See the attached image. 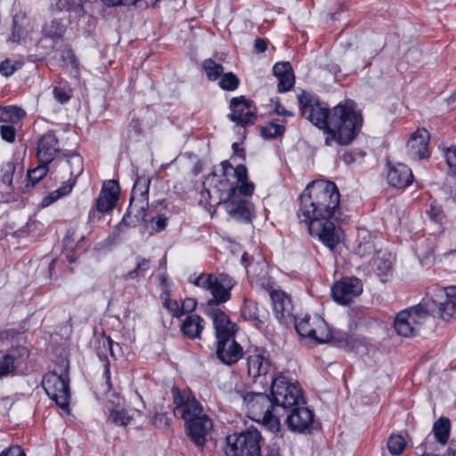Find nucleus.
<instances>
[{"instance_id": "nucleus-1", "label": "nucleus", "mask_w": 456, "mask_h": 456, "mask_svg": "<svg viewBox=\"0 0 456 456\" xmlns=\"http://www.w3.org/2000/svg\"><path fill=\"white\" fill-rule=\"evenodd\" d=\"M339 205V193L335 183L319 180L310 183L300 195V213L308 224L309 232L327 247L333 248L339 240L338 231L330 221Z\"/></svg>"}, {"instance_id": "nucleus-2", "label": "nucleus", "mask_w": 456, "mask_h": 456, "mask_svg": "<svg viewBox=\"0 0 456 456\" xmlns=\"http://www.w3.org/2000/svg\"><path fill=\"white\" fill-rule=\"evenodd\" d=\"M456 309V286L447 287L436 294L435 298L399 312L394 320V328L399 336H415L428 315L433 314L444 322L452 317Z\"/></svg>"}, {"instance_id": "nucleus-3", "label": "nucleus", "mask_w": 456, "mask_h": 456, "mask_svg": "<svg viewBox=\"0 0 456 456\" xmlns=\"http://www.w3.org/2000/svg\"><path fill=\"white\" fill-rule=\"evenodd\" d=\"M362 118L350 104H338L330 109L324 140L325 145L334 148L347 145L352 142L360 131Z\"/></svg>"}, {"instance_id": "nucleus-4", "label": "nucleus", "mask_w": 456, "mask_h": 456, "mask_svg": "<svg viewBox=\"0 0 456 456\" xmlns=\"http://www.w3.org/2000/svg\"><path fill=\"white\" fill-rule=\"evenodd\" d=\"M204 186L208 193H216L218 198L229 197L240 192L245 197H250L255 189L253 183L248 180L247 168L239 165L235 168L228 161H223L218 171H214L206 177Z\"/></svg>"}, {"instance_id": "nucleus-5", "label": "nucleus", "mask_w": 456, "mask_h": 456, "mask_svg": "<svg viewBox=\"0 0 456 456\" xmlns=\"http://www.w3.org/2000/svg\"><path fill=\"white\" fill-rule=\"evenodd\" d=\"M242 387L236 386L235 393L242 398L248 417L255 421L262 422L270 431L277 432L280 429V420L277 409L269 396L263 393H244Z\"/></svg>"}, {"instance_id": "nucleus-6", "label": "nucleus", "mask_w": 456, "mask_h": 456, "mask_svg": "<svg viewBox=\"0 0 456 456\" xmlns=\"http://www.w3.org/2000/svg\"><path fill=\"white\" fill-rule=\"evenodd\" d=\"M104 375L109 387L105 400L107 420L117 427H126L140 417L141 411L137 409L126 408L124 399L110 389L109 363L104 364Z\"/></svg>"}, {"instance_id": "nucleus-7", "label": "nucleus", "mask_w": 456, "mask_h": 456, "mask_svg": "<svg viewBox=\"0 0 456 456\" xmlns=\"http://www.w3.org/2000/svg\"><path fill=\"white\" fill-rule=\"evenodd\" d=\"M225 453L227 456H259L262 436L256 428L228 436Z\"/></svg>"}, {"instance_id": "nucleus-8", "label": "nucleus", "mask_w": 456, "mask_h": 456, "mask_svg": "<svg viewBox=\"0 0 456 456\" xmlns=\"http://www.w3.org/2000/svg\"><path fill=\"white\" fill-rule=\"evenodd\" d=\"M271 392L277 414L280 407L284 410L291 409L304 403L302 391L297 384L290 382L284 376H279L273 379Z\"/></svg>"}, {"instance_id": "nucleus-9", "label": "nucleus", "mask_w": 456, "mask_h": 456, "mask_svg": "<svg viewBox=\"0 0 456 456\" xmlns=\"http://www.w3.org/2000/svg\"><path fill=\"white\" fill-rule=\"evenodd\" d=\"M66 374L49 372L43 378L42 385L47 394L56 404L63 410L69 411L70 393Z\"/></svg>"}, {"instance_id": "nucleus-10", "label": "nucleus", "mask_w": 456, "mask_h": 456, "mask_svg": "<svg viewBox=\"0 0 456 456\" xmlns=\"http://www.w3.org/2000/svg\"><path fill=\"white\" fill-rule=\"evenodd\" d=\"M296 330L301 337L316 343H327L331 338L330 330L326 322L319 315H305L296 322Z\"/></svg>"}, {"instance_id": "nucleus-11", "label": "nucleus", "mask_w": 456, "mask_h": 456, "mask_svg": "<svg viewBox=\"0 0 456 456\" xmlns=\"http://www.w3.org/2000/svg\"><path fill=\"white\" fill-rule=\"evenodd\" d=\"M195 285L211 291L213 299L209 304L224 303L230 298L229 290L233 286L232 280L225 274L213 276L211 274H201L194 281Z\"/></svg>"}, {"instance_id": "nucleus-12", "label": "nucleus", "mask_w": 456, "mask_h": 456, "mask_svg": "<svg viewBox=\"0 0 456 456\" xmlns=\"http://www.w3.org/2000/svg\"><path fill=\"white\" fill-rule=\"evenodd\" d=\"M244 195L240 192L234 193L229 197H219V203L224 208L226 214L230 218L242 222L249 223L254 217L255 208Z\"/></svg>"}, {"instance_id": "nucleus-13", "label": "nucleus", "mask_w": 456, "mask_h": 456, "mask_svg": "<svg viewBox=\"0 0 456 456\" xmlns=\"http://www.w3.org/2000/svg\"><path fill=\"white\" fill-rule=\"evenodd\" d=\"M298 102L302 116L325 131L330 119V109H327L319 102L314 101L311 96L305 93L298 96Z\"/></svg>"}, {"instance_id": "nucleus-14", "label": "nucleus", "mask_w": 456, "mask_h": 456, "mask_svg": "<svg viewBox=\"0 0 456 456\" xmlns=\"http://www.w3.org/2000/svg\"><path fill=\"white\" fill-rule=\"evenodd\" d=\"M174 403L175 404V414L179 415L185 421V425L191 420L207 415L200 402L191 393H181L179 390H175Z\"/></svg>"}, {"instance_id": "nucleus-15", "label": "nucleus", "mask_w": 456, "mask_h": 456, "mask_svg": "<svg viewBox=\"0 0 456 456\" xmlns=\"http://www.w3.org/2000/svg\"><path fill=\"white\" fill-rule=\"evenodd\" d=\"M362 292V284L359 279L345 278L337 281L331 288L334 300L341 305L349 304Z\"/></svg>"}, {"instance_id": "nucleus-16", "label": "nucleus", "mask_w": 456, "mask_h": 456, "mask_svg": "<svg viewBox=\"0 0 456 456\" xmlns=\"http://www.w3.org/2000/svg\"><path fill=\"white\" fill-rule=\"evenodd\" d=\"M186 428L190 439L202 449L213 429V422L208 415L201 416L186 424Z\"/></svg>"}, {"instance_id": "nucleus-17", "label": "nucleus", "mask_w": 456, "mask_h": 456, "mask_svg": "<svg viewBox=\"0 0 456 456\" xmlns=\"http://www.w3.org/2000/svg\"><path fill=\"white\" fill-rule=\"evenodd\" d=\"M243 355V349L234 337L217 340L216 356L226 365L237 362Z\"/></svg>"}, {"instance_id": "nucleus-18", "label": "nucleus", "mask_w": 456, "mask_h": 456, "mask_svg": "<svg viewBox=\"0 0 456 456\" xmlns=\"http://www.w3.org/2000/svg\"><path fill=\"white\" fill-rule=\"evenodd\" d=\"M231 113L229 115L232 121L246 126L253 123L255 118L254 109L251 102L243 96L234 97L230 104Z\"/></svg>"}, {"instance_id": "nucleus-19", "label": "nucleus", "mask_w": 456, "mask_h": 456, "mask_svg": "<svg viewBox=\"0 0 456 456\" xmlns=\"http://www.w3.org/2000/svg\"><path fill=\"white\" fill-rule=\"evenodd\" d=\"M286 422L291 430L304 432L313 425L314 414L306 407L294 406L287 416Z\"/></svg>"}, {"instance_id": "nucleus-20", "label": "nucleus", "mask_w": 456, "mask_h": 456, "mask_svg": "<svg viewBox=\"0 0 456 456\" xmlns=\"http://www.w3.org/2000/svg\"><path fill=\"white\" fill-rule=\"evenodd\" d=\"M59 152V141L53 134L47 133L39 139L37 157L40 163H51L58 156Z\"/></svg>"}, {"instance_id": "nucleus-21", "label": "nucleus", "mask_w": 456, "mask_h": 456, "mask_svg": "<svg viewBox=\"0 0 456 456\" xmlns=\"http://www.w3.org/2000/svg\"><path fill=\"white\" fill-rule=\"evenodd\" d=\"M429 134L425 128L417 129L407 143V152L414 159H421L429 156L428 142Z\"/></svg>"}, {"instance_id": "nucleus-22", "label": "nucleus", "mask_w": 456, "mask_h": 456, "mask_svg": "<svg viewBox=\"0 0 456 456\" xmlns=\"http://www.w3.org/2000/svg\"><path fill=\"white\" fill-rule=\"evenodd\" d=\"M118 194L119 185L118 182L110 180L105 183L97 199V209L102 213H105L112 209L118 200Z\"/></svg>"}, {"instance_id": "nucleus-23", "label": "nucleus", "mask_w": 456, "mask_h": 456, "mask_svg": "<svg viewBox=\"0 0 456 456\" xmlns=\"http://www.w3.org/2000/svg\"><path fill=\"white\" fill-rule=\"evenodd\" d=\"M213 319L216 339H223L234 337L237 327L232 322L229 317L220 310H215L211 313Z\"/></svg>"}, {"instance_id": "nucleus-24", "label": "nucleus", "mask_w": 456, "mask_h": 456, "mask_svg": "<svg viewBox=\"0 0 456 456\" xmlns=\"http://www.w3.org/2000/svg\"><path fill=\"white\" fill-rule=\"evenodd\" d=\"M273 75L279 80V92H288L293 87L295 77L289 62L284 61L276 63L273 67Z\"/></svg>"}, {"instance_id": "nucleus-25", "label": "nucleus", "mask_w": 456, "mask_h": 456, "mask_svg": "<svg viewBox=\"0 0 456 456\" xmlns=\"http://www.w3.org/2000/svg\"><path fill=\"white\" fill-rule=\"evenodd\" d=\"M271 367L265 352H255L248 357V372L252 378L266 375L271 370Z\"/></svg>"}, {"instance_id": "nucleus-26", "label": "nucleus", "mask_w": 456, "mask_h": 456, "mask_svg": "<svg viewBox=\"0 0 456 456\" xmlns=\"http://www.w3.org/2000/svg\"><path fill=\"white\" fill-rule=\"evenodd\" d=\"M387 178L389 184L403 189L411 183L412 174L411 170L404 164H397L389 169Z\"/></svg>"}, {"instance_id": "nucleus-27", "label": "nucleus", "mask_w": 456, "mask_h": 456, "mask_svg": "<svg viewBox=\"0 0 456 456\" xmlns=\"http://www.w3.org/2000/svg\"><path fill=\"white\" fill-rule=\"evenodd\" d=\"M273 311L279 320L289 317L292 312V303L290 297L283 291H273L271 293Z\"/></svg>"}, {"instance_id": "nucleus-28", "label": "nucleus", "mask_w": 456, "mask_h": 456, "mask_svg": "<svg viewBox=\"0 0 456 456\" xmlns=\"http://www.w3.org/2000/svg\"><path fill=\"white\" fill-rule=\"evenodd\" d=\"M148 202L141 203V201L132 202L128 208L126 215L123 217V223L129 226H135L145 220V207Z\"/></svg>"}, {"instance_id": "nucleus-29", "label": "nucleus", "mask_w": 456, "mask_h": 456, "mask_svg": "<svg viewBox=\"0 0 456 456\" xmlns=\"http://www.w3.org/2000/svg\"><path fill=\"white\" fill-rule=\"evenodd\" d=\"M203 320L197 314H191L186 317L183 322L182 330L189 338H198L203 329Z\"/></svg>"}, {"instance_id": "nucleus-30", "label": "nucleus", "mask_w": 456, "mask_h": 456, "mask_svg": "<svg viewBox=\"0 0 456 456\" xmlns=\"http://www.w3.org/2000/svg\"><path fill=\"white\" fill-rule=\"evenodd\" d=\"M75 184V180L69 179L63 183V184L57 190L49 193L46 197L42 200L41 206L43 208L48 207L61 197L68 195Z\"/></svg>"}, {"instance_id": "nucleus-31", "label": "nucleus", "mask_w": 456, "mask_h": 456, "mask_svg": "<svg viewBox=\"0 0 456 456\" xmlns=\"http://www.w3.org/2000/svg\"><path fill=\"white\" fill-rule=\"evenodd\" d=\"M362 240L355 248V253L361 257L371 256L375 253L373 238L366 231L360 233Z\"/></svg>"}, {"instance_id": "nucleus-32", "label": "nucleus", "mask_w": 456, "mask_h": 456, "mask_svg": "<svg viewBox=\"0 0 456 456\" xmlns=\"http://www.w3.org/2000/svg\"><path fill=\"white\" fill-rule=\"evenodd\" d=\"M149 184L150 180L148 178H137L132 190L131 201L145 203V201H147Z\"/></svg>"}, {"instance_id": "nucleus-33", "label": "nucleus", "mask_w": 456, "mask_h": 456, "mask_svg": "<svg viewBox=\"0 0 456 456\" xmlns=\"http://www.w3.org/2000/svg\"><path fill=\"white\" fill-rule=\"evenodd\" d=\"M25 116V111L16 106H0V122L17 123Z\"/></svg>"}, {"instance_id": "nucleus-34", "label": "nucleus", "mask_w": 456, "mask_h": 456, "mask_svg": "<svg viewBox=\"0 0 456 456\" xmlns=\"http://www.w3.org/2000/svg\"><path fill=\"white\" fill-rule=\"evenodd\" d=\"M433 431L437 441L442 444H444L449 438V419L446 418H440L437 421L435 422Z\"/></svg>"}, {"instance_id": "nucleus-35", "label": "nucleus", "mask_w": 456, "mask_h": 456, "mask_svg": "<svg viewBox=\"0 0 456 456\" xmlns=\"http://www.w3.org/2000/svg\"><path fill=\"white\" fill-rule=\"evenodd\" d=\"M373 265L377 268L379 275H387L392 269V259L390 255L384 252H378L373 258Z\"/></svg>"}, {"instance_id": "nucleus-36", "label": "nucleus", "mask_w": 456, "mask_h": 456, "mask_svg": "<svg viewBox=\"0 0 456 456\" xmlns=\"http://www.w3.org/2000/svg\"><path fill=\"white\" fill-rule=\"evenodd\" d=\"M406 447V442L404 438L400 435H391L387 442V448L390 454L399 455Z\"/></svg>"}, {"instance_id": "nucleus-37", "label": "nucleus", "mask_w": 456, "mask_h": 456, "mask_svg": "<svg viewBox=\"0 0 456 456\" xmlns=\"http://www.w3.org/2000/svg\"><path fill=\"white\" fill-rule=\"evenodd\" d=\"M150 268V261L146 258H138L134 269L124 274L123 278L126 281L135 280L142 275Z\"/></svg>"}, {"instance_id": "nucleus-38", "label": "nucleus", "mask_w": 456, "mask_h": 456, "mask_svg": "<svg viewBox=\"0 0 456 456\" xmlns=\"http://www.w3.org/2000/svg\"><path fill=\"white\" fill-rule=\"evenodd\" d=\"M202 67L210 80L217 79L224 71L222 65L216 63L213 60H205L202 63Z\"/></svg>"}, {"instance_id": "nucleus-39", "label": "nucleus", "mask_w": 456, "mask_h": 456, "mask_svg": "<svg viewBox=\"0 0 456 456\" xmlns=\"http://www.w3.org/2000/svg\"><path fill=\"white\" fill-rule=\"evenodd\" d=\"M16 370L15 358L10 354L0 357V377L12 374Z\"/></svg>"}, {"instance_id": "nucleus-40", "label": "nucleus", "mask_w": 456, "mask_h": 456, "mask_svg": "<svg viewBox=\"0 0 456 456\" xmlns=\"http://www.w3.org/2000/svg\"><path fill=\"white\" fill-rule=\"evenodd\" d=\"M219 86L225 91H233L239 86V79L232 72L224 73L219 81Z\"/></svg>"}, {"instance_id": "nucleus-41", "label": "nucleus", "mask_w": 456, "mask_h": 456, "mask_svg": "<svg viewBox=\"0 0 456 456\" xmlns=\"http://www.w3.org/2000/svg\"><path fill=\"white\" fill-rule=\"evenodd\" d=\"M63 27L59 21L52 20L45 24L44 33L46 37L51 38L60 37L63 34Z\"/></svg>"}, {"instance_id": "nucleus-42", "label": "nucleus", "mask_w": 456, "mask_h": 456, "mask_svg": "<svg viewBox=\"0 0 456 456\" xmlns=\"http://www.w3.org/2000/svg\"><path fill=\"white\" fill-rule=\"evenodd\" d=\"M285 128L275 122H270L262 127V134L265 137H277L283 134Z\"/></svg>"}, {"instance_id": "nucleus-43", "label": "nucleus", "mask_w": 456, "mask_h": 456, "mask_svg": "<svg viewBox=\"0 0 456 456\" xmlns=\"http://www.w3.org/2000/svg\"><path fill=\"white\" fill-rule=\"evenodd\" d=\"M48 164H40L38 167L28 173V181L31 182L32 185L39 182L47 173Z\"/></svg>"}, {"instance_id": "nucleus-44", "label": "nucleus", "mask_w": 456, "mask_h": 456, "mask_svg": "<svg viewBox=\"0 0 456 456\" xmlns=\"http://www.w3.org/2000/svg\"><path fill=\"white\" fill-rule=\"evenodd\" d=\"M70 167V175L77 176L82 172V159L78 155L71 156L68 160Z\"/></svg>"}, {"instance_id": "nucleus-45", "label": "nucleus", "mask_w": 456, "mask_h": 456, "mask_svg": "<svg viewBox=\"0 0 456 456\" xmlns=\"http://www.w3.org/2000/svg\"><path fill=\"white\" fill-rule=\"evenodd\" d=\"M445 159L449 171L456 176V148L446 150Z\"/></svg>"}, {"instance_id": "nucleus-46", "label": "nucleus", "mask_w": 456, "mask_h": 456, "mask_svg": "<svg viewBox=\"0 0 456 456\" xmlns=\"http://www.w3.org/2000/svg\"><path fill=\"white\" fill-rule=\"evenodd\" d=\"M18 69V62L5 60L0 64V73L5 77L12 75Z\"/></svg>"}, {"instance_id": "nucleus-47", "label": "nucleus", "mask_w": 456, "mask_h": 456, "mask_svg": "<svg viewBox=\"0 0 456 456\" xmlns=\"http://www.w3.org/2000/svg\"><path fill=\"white\" fill-rule=\"evenodd\" d=\"M164 306L169 310L173 316L175 317H181L183 315V309H181V306L179 305L178 302L175 300H172L170 298H166L164 301Z\"/></svg>"}, {"instance_id": "nucleus-48", "label": "nucleus", "mask_w": 456, "mask_h": 456, "mask_svg": "<svg viewBox=\"0 0 456 456\" xmlns=\"http://www.w3.org/2000/svg\"><path fill=\"white\" fill-rule=\"evenodd\" d=\"M0 134L1 137L9 142H12L15 140V128L12 126H1Z\"/></svg>"}, {"instance_id": "nucleus-49", "label": "nucleus", "mask_w": 456, "mask_h": 456, "mask_svg": "<svg viewBox=\"0 0 456 456\" xmlns=\"http://www.w3.org/2000/svg\"><path fill=\"white\" fill-rule=\"evenodd\" d=\"M151 422L158 428H166L169 426V419L164 413H156Z\"/></svg>"}, {"instance_id": "nucleus-50", "label": "nucleus", "mask_w": 456, "mask_h": 456, "mask_svg": "<svg viewBox=\"0 0 456 456\" xmlns=\"http://www.w3.org/2000/svg\"><path fill=\"white\" fill-rule=\"evenodd\" d=\"M3 171H4V174H3V181H4V183L11 185L12 181V175H13V173L15 171L14 164L12 163V162L7 163L4 166Z\"/></svg>"}, {"instance_id": "nucleus-51", "label": "nucleus", "mask_w": 456, "mask_h": 456, "mask_svg": "<svg viewBox=\"0 0 456 456\" xmlns=\"http://www.w3.org/2000/svg\"><path fill=\"white\" fill-rule=\"evenodd\" d=\"M0 456H26L20 446H12L4 451Z\"/></svg>"}, {"instance_id": "nucleus-52", "label": "nucleus", "mask_w": 456, "mask_h": 456, "mask_svg": "<svg viewBox=\"0 0 456 456\" xmlns=\"http://www.w3.org/2000/svg\"><path fill=\"white\" fill-rule=\"evenodd\" d=\"M197 305L196 301L193 298H185L181 305V309H183V314L185 312H191L195 309Z\"/></svg>"}, {"instance_id": "nucleus-53", "label": "nucleus", "mask_w": 456, "mask_h": 456, "mask_svg": "<svg viewBox=\"0 0 456 456\" xmlns=\"http://www.w3.org/2000/svg\"><path fill=\"white\" fill-rule=\"evenodd\" d=\"M54 98L61 103H65L69 101V96L60 88L53 89Z\"/></svg>"}, {"instance_id": "nucleus-54", "label": "nucleus", "mask_w": 456, "mask_h": 456, "mask_svg": "<svg viewBox=\"0 0 456 456\" xmlns=\"http://www.w3.org/2000/svg\"><path fill=\"white\" fill-rule=\"evenodd\" d=\"M138 0H103V2L108 5H118V4H126L131 5L134 4Z\"/></svg>"}, {"instance_id": "nucleus-55", "label": "nucleus", "mask_w": 456, "mask_h": 456, "mask_svg": "<svg viewBox=\"0 0 456 456\" xmlns=\"http://www.w3.org/2000/svg\"><path fill=\"white\" fill-rule=\"evenodd\" d=\"M429 216L435 222L442 220V211L439 208L432 207L429 210Z\"/></svg>"}, {"instance_id": "nucleus-56", "label": "nucleus", "mask_w": 456, "mask_h": 456, "mask_svg": "<svg viewBox=\"0 0 456 456\" xmlns=\"http://www.w3.org/2000/svg\"><path fill=\"white\" fill-rule=\"evenodd\" d=\"M102 346L113 356V340L110 337H105L104 334H102Z\"/></svg>"}, {"instance_id": "nucleus-57", "label": "nucleus", "mask_w": 456, "mask_h": 456, "mask_svg": "<svg viewBox=\"0 0 456 456\" xmlns=\"http://www.w3.org/2000/svg\"><path fill=\"white\" fill-rule=\"evenodd\" d=\"M167 217H165L163 216H158L155 221V225H156L155 230H157V231L163 230L167 226Z\"/></svg>"}, {"instance_id": "nucleus-58", "label": "nucleus", "mask_w": 456, "mask_h": 456, "mask_svg": "<svg viewBox=\"0 0 456 456\" xmlns=\"http://www.w3.org/2000/svg\"><path fill=\"white\" fill-rule=\"evenodd\" d=\"M255 48L257 52L263 53L266 50V43L264 39L257 38L255 41Z\"/></svg>"}, {"instance_id": "nucleus-59", "label": "nucleus", "mask_w": 456, "mask_h": 456, "mask_svg": "<svg viewBox=\"0 0 456 456\" xmlns=\"http://www.w3.org/2000/svg\"><path fill=\"white\" fill-rule=\"evenodd\" d=\"M343 159L346 164H351V163L354 162L355 158L352 153H346L343 156Z\"/></svg>"}, {"instance_id": "nucleus-60", "label": "nucleus", "mask_w": 456, "mask_h": 456, "mask_svg": "<svg viewBox=\"0 0 456 456\" xmlns=\"http://www.w3.org/2000/svg\"><path fill=\"white\" fill-rule=\"evenodd\" d=\"M275 112L280 115H290V112L285 110V109L280 105L276 107Z\"/></svg>"}, {"instance_id": "nucleus-61", "label": "nucleus", "mask_w": 456, "mask_h": 456, "mask_svg": "<svg viewBox=\"0 0 456 456\" xmlns=\"http://www.w3.org/2000/svg\"><path fill=\"white\" fill-rule=\"evenodd\" d=\"M255 306H256V304H255L254 302H251V301H250V302H247V303H246V306H245V310H244V311H245V312H246L247 310L250 311L251 307H255Z\"/></svg>"}, {"instance_id": "nucleus-62", "label": "nucleus", "mask_w": 456, "mask_h": 456, "mask_svg": "<svg viewBox=\"0 0 456 456\" xmlns=\"http://www.w3.org/2000/svg\"><path fill=\"white\" fill-rule=\"evenodd\" d=\"M131 312L129 310H125L123 314V319H127L130 315Z\"/></svg>"}, {"instance_id": "nucleus-63", "label": "nucleus", "mask_w": 456, "mask_h": 456, "mask_svg": "<svg viewBox=\"0 0 456 456\" xmlns=\"http://www.w3.org/2000/svg\"><path fill=\"white\" fill-rule=\"evenodd\" d=\"M268 456H280V454L277 452H270Z\"/></svg>"}, {"instance_id": "nucleus-64", "label": "nucleus", "mask_w": 456, "mask_h": 456, "mask_svg": "<svg viewBox=\"0 0 456 456\" xmlns=\"http://www.w3.org/2000/svg\"><path fill=\"white\" fill-rule=\"evenodd\" d=\"M251 316L256 320H258L259 318V314L256 312H254Z\"/></svg>"}]
</instances>
